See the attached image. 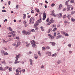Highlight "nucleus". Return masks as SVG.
Listing matches in <instances>:
<instances>
[{"label": "nucleus", "mask_w": 75, "mask_h": 75, "mask_svg": "<svg viewBox=\"0 0 75 75\" xmlns=\"http://www.w3.org/2000/svg\"><path fill=\"white\" fill-rule=\"evenodd\" d=\"M35 19L34 17H31V18L30 19V20L29 21V23L30 24H33L34 22V20Z\"/></svg>", "instance_id": "nucleus-1"}, {"label": "nucleus", "mask_w": 75, "mask_h": 75, "mask_svg": "<svg viewBox=\"0 0 75 75\" xmlns=\"http://www.w3.org/2000/svg\"><path fill=\"white\" fill-rule=\"evenodd\" d=\"M71 7H72V5H67V11H69L70 10V9H71Z\"/></svg>", "instance_id": "nucleus-2"}, {"label": "nucleus", "mask_w": 75, "mask_h": 75, "mask_svg": "<svg viewBox=\"0 0 75 75\" xmlns=\"http://www.w3.org/2000/svg\"><path fill=\"white\" fill-rule=\"evenodd\" d=\"M31 43L33 47H35V42L34 40H33L31 42Z\"/></svg>", "instance_id": "nucleus-3"}, {"label": "nucleus", "mask_w": 75, "mask_h": 75, "mask_svg": "<svg viewBox=\"0 0 75 75\" xmlns=\"http://www.w3.org/2000/svg\"><path fill=\"white\" fill-rule=\"evenodd\" d=\"M47 16V14L45 13H43V20H44L46 18Z\"/></svg>", "instance_id": "nucleus-4"}, {"label": "nucleus", "mask_w": 75, "mask_h": 75, "mask_svg": "<svg viewBox=\"0 0 75 75\" xmlns=\"http://www.w3.org/2000/svg\"><path fill=\"white\" fill-rule=\"evenodd\" d=\"M59 7L58 8V10H60L61 9H62V7L63 6L62 4H60L59 5Z\"/></svg>", "instance_id": "nucleus-5"}, {"label": "nucleus", "mask_w": 75, "mask_h": 75, "mask_svg": "<svg viewBox=\"0 0 75 75\" xmlns=\"http://www.w3.org/2000/svg\"><path fill=\"white\" fill-rule=\"evenodd\" d=\"M48 35L49 36V38L50 39H51V40H53V39H54V37L52 36V35L51 34H49Z\"/></svg>", "instance_id": "nucleus-6"}, {"label": "nucleus", "mask_w": 75, "mask_h": 75, "mask_svg": "<svg viewBox=\"0 0 75 75\" xmlns=\"http://www.w3.org/2000/svg\"><path fill=\"white\" fill-rule=\"evenodd\" d=\"M21 56L20 54H19L18 55H16L15 58H16V59H18V58H19V57H21Z\"/></svg>", "instance_id": "nucleus-7"}, {"label": "nucleus", "mask_w": 75, "mask_h": 75, "mask_svg": "<svg viewBox=\"0 0 75 75\" xmlns=\"http://www.w3.org/2000/svg\"><path fill=\"white\" fill-rule=\"evenodd\" d=\"M39 25V24H38V21L36 22L35 23L34 25V27H36L37 25Z\"/></svg>", "instance_id": "nucleus-8"}, {"label": "nucleus", "mask_w": 75, "mask_h": 75, "mask_svg": "<svg viewBox=\"0 0 75 75\" xmlns=\"http://www.w3.org/2000/svg\"><path fill=\"white\" fill-rule=\"evenodd\" d=\"M58 18H60L62 17V13H60L59 14L58 16Z\"/></svg>", "instance_id": "nucleus-9"}, {"label": "nucleus", "mask_w": 75, "mask_h": 75, "mask_svg": "<svg viewBox=\"0 0 75 75\" xmlns=\"http://www.w3.org/2000/svg\"><path fill=\"white\" fill-rule=\"evenodd\" d=\"M18 63H19V62H18V59H16L15 62H14V64H18Z\"/></svg>", "instance_id": "nucleus-10"}, {"label": "nucleus", "mask_w": 75, "mask_h": 75, "mask_svg": "<svg viewBox=\"0 0 75 75\" xmlns=\"http://www.w3.org/2000/svg\"><path fill=\"white\" fill-rule=\"evenodd\" d=\"M16 72L17 73L15 75H18V74H19V70L18 69H16Z\"/></svg>", "instance_id": "nucleus-11"}, {"label": "nucleus", "mask_w": 75, "mask_h": 75, "mask_svg": "<svg viewBox=\"0 0 75 75\" xmlns=\"http://www.w3.org/2000/svg\"><path fill=\"white\" fill-rule=\"evenodd\" d=\"M50 22H51L52 23H54L55 22V21L53 20V18H52L50 20Z\"/></svg>", "instance_id": "nucleus-12"}, {"label": "nucleus", "mask_w": 75, "mask_h": 75, "mask_svg": "<svg viewBox=\"0 0 75 75\" xmlns=\"http://www.w3.org/2000/svg\"><path fill=\"white\" fill-rule=\"evenodd\" d=\"M14 33H16V32L13 31L12 32H9L8 33V34H14Z\"/></svg>", "instance_id": "nucleus-13"}, {"label": "nucleus", "mask_w": 75, "mask_h": 75, "mask_svg": "<svg viewBox=\"0 0 75 75\" xmlns=\"http://www.w3.org/2000/svg\"><path fill=\"white\" fill-rule=\"evenodd\" d=\"M50 44H52V46H55V43L54 42H50Z\"/></svg>", "instance_id": "nucleus-14"}, {"label": "nucleus", "mask_w": 75, "mask_h": 75, "mask_svg": "<svg viewBox=\"0 0 75 75\" xmlns=\"http://www.w3.org/2000/svg\"><path fill=\"white\" fill-rule=\"evenodd\" d=\"M23 33L24 35H26L27 31L25 30H23Z\"/></svg>", "instance_id": "nucleus-15"}, {"label": "nucleus", "mask_w": 75, "mask_h": 75, "mask_svg": "<svg viewBox=\"0 0 75 75\" xmlns=\"http://www.w3.org/2000/svg\"><path fill=\"white\" fill-rule=\"evenodd\" d=\"M62 36V35H59L56 38V39H58L59 38H61Z\"/></svg>", "instance_id": "nucleus-16"}, {"label": "nucleus", "mask_w": 75, "mask_h": 75, "mask_svg": "<svg viewBox=\"0 0 75 75\" xmlns=\"http://www.w3.org/2000/svg\"><path fill=\"white\" fill-rule=\"evenodd\" d=\"M20 41H18L17 43V45H16V47H18V45L20 44Z\"/></svg>", "instance_id": "nucleus-17"}, {"label": "nucleus", "mask_w": 75, "mask_h": 75, "mask_svg": "<svg viewBox=\"0 0 75 75\" xmlns=\"http://www.w3.org/2000/svg\"><path fill=\"white\" fill-rule=\"evenodd\" d=\"M69 2V1H66L65 3V5L66 6H67V5H68V4Z\"/></svg>", "instance_id": "nucleus-18"}, {"label": "nucleus", "mask_w": 75, "mask_h": 75, "mask_svg": "<svg viewBox=\"0 0 75 75\" xmlns=\"http://www.w3.org/2000/svg\"><path fill=\"white\" fill-rule=\"evenodd\" d=\"M52 31V29H49V30L47 32L48 33H51Z\"/></svg>", "instance_id": "nucleus-19"}, {"label": "nucleus", "mask_w": 75, "mask_h": 75, "mask_svg": "<svg viewBox=\"0 0 75 75\" xmlns=\"http://www.w3.org/2000/svg\"><path fill=\"white\" fill-rule=\"evenodd\" d=\"M1 52L2 55L4 54V51L3 50H1Z\"/></svg>", "instance_id": "nucleus-20"}, {"label": "nucleus", "mask_w": 75, "mask_h": 75, "mask_svg": "<svg viewBox=\"0 0 75 75\" xmlns=\"http://www.w3.org/2000/svg\"><path fill=\"white\" fill-rule=\"evenodd\" d=\"M35 56V59H37L38 58V56L36 54H34Z\"/></svg>", "instance_id": "nucleus-21"}, {"label": "nucleus", "mask_w": 75, "mask_h": 75, "mask_svg": "<svg viewBox=\"0 0 75 75\" xmlns=\"http://www.w3.org/2000/svg\"><path fill=\"white\" fill-rule=\"evenodd\" d=\"M57 55V54L56 53L52 55V57H56Z\"/></svg>", "instance_id": "nucleus-22"}, {"label": "nucleus", "mask_w": 75, "mask_h": 75, "mask_svg": "<svg viewBox=\"0 0 75 75\" xmlns=\"http://www.w3.org/2000/svg\"><path fill=\"white\" fill-rule=\"evenodd\" d=\"M57 30V28H55L53 29V31H56Z\"/></svg>", "instance_id": "nucleus-23"}, {"label": "nucleus", "mask_w": 75, "mask_h": 75, "mask_svg": "<svg viewBox=\"0 0 75 75\" xmlns=\"http://www.w3.org/2000/svg\"><path fill=\"white\" fill-rule=\"evenodd\" d=\"M40 28L41 30H42V31H44V28L42 26H41L40 27Z\"/></svg>", "instance_id": "nucleus-24"}, {"label": "nucleus", "mask_w": 75, "mask_h": 75, "mask_svg": "<svg viewBox=\"0 0 75 75\" xmlns=\"http://www.w3.org/2000/svg\"><path fill=\"white\" fill-rule=\"evenodd\" d=\"M60 33H61V31H58L57 32V34L58 35H59V34H60Z\"/></svg>", "instance_id": "nucleus-25"}, {"label": "nucleus", "mask_w": 75, "mask_h": 75, "mask_svg": "<svg viewBox=\"0 0 75 75\" xmlns=\"http://www.w3.org/2000/svg\"><path fill=\"white\" fill-rule=\"evenodd\" d=\"M29 31H30V32H35V31L34 30V29H33L32 30H29Z\"/></svg>", "instance_id": "nucleus-26"}, {"label": "nucleus", "mask_w": 75, "mask_h": 75, "mask_svg": "<svg viewBox=\"0 0 75 75\" xmlns=\"http://www.w3.org/2000/svg\"><path fill=\"white\" fill-rule=\"evenodd\" d=\"M64 23L66 25H67V24H68V23L67 21H64Z\"/></svg>", "instance_id": "nucleus-27"}, {"label": "nucleus", "mask_w": 75, "mask_h": 75, "mask_svg": "<svg viewBox=\"0 0 75 75\" xmlns=\"http://www.w3.org/2000/svg\"><path fill=\"white\" fill-rule=\"evenodd\" d=\"M51 24V22H50L46 24V25H50Z\"/></svg>", "instance_id": "nucleus-28"}, {"label": "nucleus", "mask_w": 75, "mask_h": 75, "mask_svg": "<svg viewBox=\"0 0 75 75\" xmlns=\"http://www.w3.org/2000/svg\"><path fill=\"white\" fill-rule=\"evenodd\" d=\"M10 31H13V30L11 28V27H9L8 28Z\"/></svg>", "instance_id": "nucleus-29"}, {"label": "nucleus", "mask_w": 75, "mask_h": 75, "mask_svg": "<svg viewBox=\"0 0 75 75\" xmlns=\"http://www.w3.org/2000/svg\"><path fill=\"white\" fill-rule=\"evenodd\" d=\"M38 55H40V56H41V54L40 53V51H38Z\"/></svg>", "instance_id": "nucleus-30"}, {"label": "nucleus", "mask_w": 75, "mask_h": 75, "mask_svg": "<svg viewBox=\"0 0 75 75\" xmlns=\"http://www.w3.org/2000/svg\"><path fill=\"white\" fill-rule=\"evenodd\" d=\"M22 72L23 73H24L25 72V69H23Z\"/></svg>", "instance_id": "nucleus-31"}, {"label": "nucleus", "mask_w": 75, "mask_h": 75, "mask_svg": "<svg viewBox=\"0 0 75 75\" xmlns=\"http://www.w3.org/2000/svg\"><path fill=\"white\" fill-rule=\"evenodd\" d=\"M42 50H43V51H45V47H42Z\"/></svg>", "instance_id": "nucleus-32"}, {"label": "nucleus", "mask_w": 75, "mask_h": 75, "mask_svg": "<svg viewBox=\"0 0 75 75\" xmlns=\"http://www.w3.org/2000/svg\"><path fill=\"white\" fill-rule=\"evenodd\" d=\"M56 33L55 32L54 33V35H53V37H56Z\"/></svg>", "instance_id": "nucleus-33"}, {"label": "nucleus", "mask_w": 75, "mask_h": 75, "mask_svg": "<svg viewBox=\"0 0 75 75\" xmlns=\"http://www.w3.org/2000/svg\"><path fill=\"white\" fill-rule=\"evenodd\" d=\"M13 46H14L15 47H16V43H14L12 44Z\"/></svg>", "instance_id": "nucleus-34"}, {"label": "nucleus", "mask_w": 75, "mask_h": 75, "mask_svg": "<svg viewBox=\"0 0 75 75\" xmlns=\"http://www.w3.org/2000/svg\"><path fill=\"white\" fill-rule=\"evenodd\" d=\"M74 1H74V0H71L70 1V2L71 3H74Z\"/></svg>", "instance_id": "nucleus-35"}, {"label": "nucleus", "mask_w": 75, "mask_h": 75, "mask_svg": "<svg viewBox=\"0 0 75 75\" xmlns=\"http://www.w3.org/2000/svg\"><path fill=\"white\" fill-rule=\"evenodd\" d=\"M38 22L39 23H40L42 22V21L41 20V19L39 20H38Z\"/></svg>", "instance_id": "nucleus-36"}, {"label": "nucleus", "mask_w": 75, "mask_h": 75, "mask_svg": "<svg viewBox=\"0 0 75 75\" xmlns=\"http://www.w3.org/2000/svg\"><path fill=\"white\" fill-rule=\"evenodd\" d=\"M71 20L72 21L74 22L75 21V19H74V18H71Z\"/></svg>", "instance_id": "nucleus-37"}, {"label": "nucleus", "mask_w": 75, "mask_h": 75, "mask_svg": "<svg viewBox=\"0 0 75 75\" xmlns=\"http://www.w3.org/2000/svg\"><path fill=\"white\" fill-rule=\"evenodd\" d=\"M65 36H67V37H68L69 36V35L68 34V33H66L65 34Z\"/></svg>", "instance_id": "nucleus-38"}, {"label": "nucleus", "mask_w": 75, "mask_h": 75, "mask_svg": "<svg viewBox=\"0 0 75 75\" xmlns=\"http://www.w3.org/2000/svg\"><path fill=\"white\" fill-rule=\"evenodd\" d=\"M49 20H50V19H49V18H47V19L46 20V21L48 22L49 21Z\"/></svg>", "instance_id": "nucleus-39"}, {"label": "nucleus", "mask_w": 75, "mask_h": 75, "mask_svg": "<svg viewBox=\"0 0 75 75\" xmlns=\"http://www.w3.org/2000/svg\"><path fill=\"white\" fill-rule=\"evenodd\" d=\"M23 23L24 24H26V23H27V22L25 20L24 21Z\"/></svg>", "instance_id": "nucleus-40"}, {"label": "nucleus", "mask_w": 75, "mask_h": 75, "mask_svg": "<svg viewBox=\"0 0 75 75\" xmlns=\"http://www.w3.org/2000/svg\"><path fill=\"white\" fill-rule=\"evenodd\" d=\"M75 13V11H71V14H74V13Z\"/></svg>", "instance_id": "nucleus-41"}, {"label": "nucleus", "mask_w": 75, "mask_h": 75, "mask_svg": "<svg viewBox=\"0 0 75 75\" xmlns=\"http://www.w3.org/2000/svg\"><path fill=\"white\" fill-rule=\"evenodd\" d=\"M66 17H67V16L65 15H64L63 16V18H65Z\"/></svg>", "instance_id": "nucleus-42"}, {"label": "nucleus", "mask_w": 75, "mask_h": 75, "mask_svg": "<svg viewBox=\"0 0 75 75\" xmlns=\"http://www.w3.org/2000/svg\"><path fill=\"white\" fill-rule=\"evenodd\" d=\"M61 63V61L60 60H59L57 61V64H59Z\"/></svg>", "instance_id": "nucleus-43"}, {"label": "nucleus", "mask_w": 75, "mask_h": 75, "mask_svg": "<svg viewBox=\"0 0 75 75\" xmlns=\"http://www.w3.org/2000/svg\"><path fill=\"white\" fill-rule=\"evenodd\" d=\"M48 55L49 56H51V52H49V53H48Z\"/></svg>", "instance_id": "nucleus-44"}, {"label": "nucleus", "mask_w": 75, "mask_h": 75, "mask_svg": "<svg viewBox=\"0 0 75 75\" xmlns=\"http://www.w3.org/2000/svg\"><path fill=\"white\" fill-rule=\"evenodd\" d=\"M12 68H9L8 69V70L9 71H12Z\"/></svg>", "instance_id": "nucleus-45"}, {"label": "nucleus", "mask_w": 75, "mask_h": 75, "mask_svg": "<svg viewBox=\"0 0 75 75\" xmlns=\"http://www.w3.org/2000/svg\"><path fill=\"white\" fill-rule=\"evenodd\" d=\"M53 16H54L55 17H57V15L55 14V13H53L52 15Z\"/></svg>", "instance_id": "nucleus-46"}, {"label": "nucleus", "mask_w": 75, "mask_h": 75, "mask_svg": "<svg viewBox=\"0 0 75 75\" xmlns=\"http://www.w3.org/2000/svg\"><path fill=\"white\" fill-rule=\"evenodd\" d=\"M71 17V15H69L67 16V17L69 18V17Z\"/></svg>", "instance_id": "nucleus-47"}, {"label": "nucleus", "mask_w": 75, "mask_h": 75, "mask_svg": "<svg viewBox=\"0 0 75 75\" xmlns=\"http://www.w3.org/2000/svg\"><path fill=\"white\" fill-rule=\"evenodd\" d=\"M4 55H8V53H7V52H6L5 53H4Z\"/></svg>", "instance_id": "nucleus-48"}, {"label": "nucleus", "mask_w": 75, "mask_h": 75, "mask_svg": "<svg viewBox=\"0 0 75 75\" xmlns=\"http://www.w3.org/2000/svg\"><path fill=\"white\" fill-rule=\"evenodd\" d=\"M18 8V5H16V8L17 9V8Z\"/></svg>", "instance_id": "nucleus-49"}, {"label": "nucleus", "mask_w": 75, "mask_h": 75, "mask_svg": "<svg viewBox=\"0 0 75 75\" xmlns=\"http://www.w3.org/2000/svg\"><path fill=\"white\" fill-rule=\"evenodd\" d=\"M40 68L42 69V68H44V66L43 65H42V66H41Z\"/></svg>", "instance_id": "nucleus-50"}, {"label": "nucleus", "mask_w": 75, "mask_h": 75, "mask_svg": "<svg viewBox=\"0 0 75 75\" xmlns=\"http://www.w3.org/2000/svg\"><path fill=\"white\" fill-rule=\"evenodd\" d=\"M62 34L64 35V34H65L66 32H64V31H62Z\"/></svg>", "instance_id": "nucleus-51"}, {"label": "nucleus", "mask_w": 75, "mask_h": 75, "mask_svg": "<svg viewBox=\"0 0 75 75\" xmlns=\"http://www.w3.org/2000/svg\"><path fill=\"white\" fill-rule=\"evenodd\" d=\"M30 45V43H28V44H27L26 45V46L27 47H29V45Z\"/></svg>", "instance_id": "nucleus-52"}, {"label": "nucleus", "mask_w": 75, "mask_h": 75, "mask_svg": "<svg viewBox=\"0 0 75 75\" xmlns=\"http://www.w3.org/2000/svg\"><path fill=\"white\" fill-rule=\"evenodd\" d=\"M55 6L54 4H52L51 5L52 7H54Z\"/></svg>", "instance_id": "nucleus-53"}, {"label": "nucleus", "mask_w": 75, "mask_h": 75, "mask_svg": "<svg viewBox=\"0 0 75 75\" xmlns=\"http://www.w3.org/2000/svg\"><path fill=\"white\" fill-rule=\"evenodd\" d=\"M1 63H2V64H4V63H5V60H4L2 61L1 62Z\"/></svg>", "instance_id": "nucleus-54"}, {"label": "nucleus", "mask_w": 75, "mask_h": 75, "mask_svg": "<svg viewBox=\"0 0 75 75\" xmlns=\"http://www.w3.org/2000/svg\"><path fill=\"white\" fill-rule=\"evenodd\" d=\"M30 65H31L32 66H33V62H30Z\"/></svg>", "instance_id": "nucleus-55"}, {"label": "nucleus", "mask_w": 75, "mask_h": 75, "mask_svg": "<svg viewBox=\"0 0 75 75\" xmlns=\"http://www.w3.org/2000/svg\"><path fill=\"white\" fill-rule=\"evenodd\" d=\"M12 35H13V37H14L16 36V33H14Z\"/></svg>", "instance_id": "nucleus-56"}, {"label": "nucleus", "mask_w": 75, "mask_h": 75, "mask_svg": "<svg viewBox=\"0 0 75 75\" xmlns=\"http://www.w3.org/2000/svg\"><path fill=\"white\" fill-rule=\"evenodd\" d=\"M72 51H69V53L70 54H71V53H72Z\"/></svg>", "instance_id": "nucleus-57"}, {"label": "nucleus", "mask_w": 75, "mask_h": 75, "mask_svg": "<svg viewBox=\"0 0 75 75\" xmlns=\"http://www.w3.org/2000/svg\"><path fill=\"white\" fill-rule=\"evenodd\" d=\"M29 33H30V32H27H27H26V35H29Z\"/></svg>", "instance_id": "nucleus-58"}, {"label": "nucleus", "mask_w": 75, "mask_h": 75, "mask_svg": "<svg viewBox=\"0 0 75 75\" xmlns=\"http://www.w3.org/2000/svg\"><path fill=\"white\" fill-rule=\"evenodd\" d=\"M68 47H71V44H69L68 45Z\"/></svg>", "instance_id": "nucleus-59"}, {"label": "nucleus", "mask_w": 75, "mask_h": 75, "mask_svg": "<svg viewBox=\"0 0 75 75\" xmlns=\"http://www.w3.org/2000/svg\"><path fill=\"white\" fill-rule=\"evenodd\" d=\"M57 27H60V25L58 24L57 25Z\"/></svg>", "instance_id": "nucleus-60"}, {"label": "nucleus", "mask_w": 75, "mask_h": 75, "mask_svg": "<svg viewBox=\"0 0 75 75\" xmlns=\"http://www.w3.org/2000/svg\"><path fill=\"white\" fill-rule=\"evenodd\" d=\"M30 62H33V60H32V59H30L29 60Z\"/></svg>", "instance_id": "nucleus-61"}, {"label": "nucleus", "mask_w": 75, "mask_h": 75, "mask_svg": "<svg viewBox=\"0 0 75 75\" xmlns=\"http://www.w3.org/2000/svg\"><path fill=\"white\" fill-rule=\"evenodd\" d=\"M46 48L47 49H50V47L49 46H47V47Z\"/></svg>", "instance_id": "nucleus-62"}, {"label": "nucleus", "mask_w": 75, "mask_h": 75, "mask_svg": "<svg viewBox=\"0 0 75 75\" xmlns=\"http://www.w3.org/2000/svg\"><path fill=\"white\" fill-rule=\"evenodd\" d=\"M8 68H9V67H8V66H7L5 67V69H8Z\"/></svg>", "instance_id": "nucleus-63"}, {"label": "nucleus", "mask_w": 75, "mask_h": 75, "mask_svg": "<svg viewBox=\"0 0 75 75\" xmlns=\"http://www.w3.org/2000/svg\"><path fill=\"white\" fill-rule=\"evenodd\" d=\"M3 68L2 67H0V71H2V70L3 69Z\"/></svg>", "instance_id": "nucleus-64"}]
</instances>
